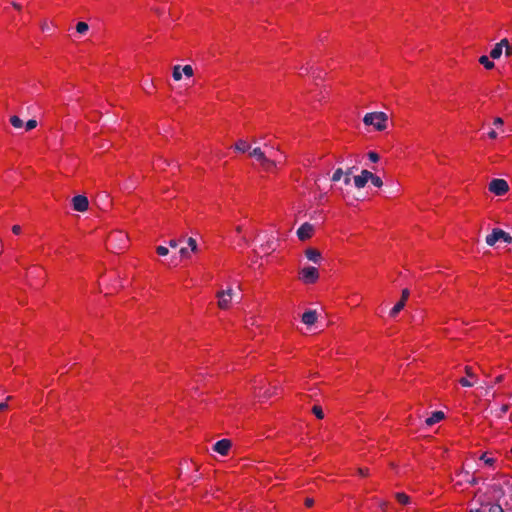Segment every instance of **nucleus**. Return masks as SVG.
Listing matches in <instances>:
<instances>
[{
    "instance_id": "nucleus-41",
    "label": "nucleus",
    "mask_w": 512,
    "mask_h": 512,
    "mask_svg": "<svg viewBox=\"0 0 512 512\" xmlns=\"http://www.w3.org/2000/svg\"><path fill=\"white\" fill-rule=\"evenodd\" d=\"M8 408L7 402L0 403V412L6 410Z\"/></svg>"
},
{
    "instance_id": "nucleus-37",
    "label": "nucleus",
    "mask_w": 512,
    "mask_h": 512,
    "mask_svg": "<svg viewBox=\"0 0 512 512\" xmlns=\"http://www.w3.org/2000/svg\"><path fill=\"white\" fill-rule=\"evenodd\" d=\"M494 125H496V126H501V125H503V119H502V118H500V117L495 118V119H494Z\"/></svg>"
},
{
    "instance_id": "nucleus-22",
    "label": "nucleus",
    "mask_w": 512,
    "mask_h": 512,
    "mask_svg": "<svg viewBox=\"0 0 512 512\" xmlns=\"http://www.w3.org/2000/svg\"><path fill=\"white\" fill-rule=\"evenodd\" d=\"M184 244V238L182 239H172L169 241V246L173 249H179L181 245Z\"/></svg>"
},
{
    "instance_id": "nucleus-48",
    "label": "nucleus",
    "mask_w": 512,
    "mask_h": 512,
    "mask_svg": "<svg viewBox=\"0 0 512 512\" xmlns=\"http://www.w3.org/2000/svg\"><path fill=\"white\" fill-rule=\"evenodd\" d=\"M387 506H388V503H387V502H383V503L381 504V508H382V510H386Z\"/></svg>"
},
{
    "instance_id": "nucleus-50",
    "label": "nucleus",
    "mask_w": 512,
    "mask_h": 512,
    "mask_svg": "<svg viewBox=\"0 0 512 512\" xmlns=\"http://www.w3.org/2000/svg\"><path fill=\"white\" fill-rule=\"evenodd\" d=\"M236 232L237 233H241L242 232V227L241 226H237L236 227Z\"/></svg>"
},
{
    "instance_id": "nucleus-46",
    "label": "nucleus",
    "mask_w": 512,
    "mask_h": 512,
    "mask_svg": "<svg viewBox=\"0 0 512 512\" xmlns=\"http://www.w3.org/2000/svg\"><path fill=\"white\" fill-rule=\"evenodd\" d=\"M466 373H467V375H468L469 377H472V376H473V374H472V372H471V368H470V367H466Z\"/></svg>"
},
{
    "instance_id": "nucleus-20",
    "label": "nucleus",
    "mask_w": 512,
    "mask_h": 512,
    "mask_svg": "<svg viewBox=\"0 0 512 512\" xmlns=\"http://www.w3.org/2000/svg\"><path fill=\"white\" fill-rule=\"evenodd\" d=\"M89 29V26L87 23L85 22H78L77 25H76V31L79 33V34H84L88 31Z\"/></svg>"
},
{
    "instance_id": "nucleus-30",
    "label": "nucleus",
    "mask_w": 512,
    "mask_h": 512,
    "mask_svg": "<svg viewBox=\"0 0 512 512\" xmlns=\"http://www.w3.org/2000/svg\"><path fill=\"white\" fill-rule=\"evenodd\" d=\"M26 130H32L37 126V121L35 119H30L26 122Z\"/></svg>"
},
{
    "instance_id": "nucleus-4",
    "label": "nucleus",
    "mask_w": 512,
    "mask_h": 512,
    "mask_svg": "<svg viewBox=\"0 0 512 512\" xmlns=\"http://www.w3.org/2000/svg\"><path fill=\"white\" fill-rule=\"evenodd\" d=\"M250 156L254 157L257 161L260 162V164L262 165V167L266 170V171H270L272 170L273 168H276L277 167V160L276 159H270L268 158L264 151L261 150L260 147H256L254 148L251 152H250Z\"/></svg>"
},
{
    "instance_id": "nucleus-2",
    "label": "nucleus",
    "mask_w": 512,
    "mask_h": 512,
    "mask_svg": "<svg viewBox=\"0 0 512 512\" xmlns=\"http://www.w3.org/2000/svg\"><path fill=\"white\" fill-rule=\"evenodd\" d=\"M205 252V246L199 245L193 237L184 238V244L178 250L180 256H188L190 254Z\"/></svg>"
},
{
    "instance_id": "nucleus-32",
    "label": "nucleus",
    "mask_w": 512,
    "mask_h": 512,
    "mask_svg": "<svg viewBox=\"0 0 512 512\" xmlns=\"http://www.w3.org/2000/svg\"><path fill=\"white\" fill-rule=\"evenodd\" d=\"M459 383L462 386H464V387H471V386H473V383L471 381H469L467 378H464V377L459 380Z\"/></svg>"
},
{
    "instance_id": "nucleus-29",
    "label": "nucleus",
    "mask_w": 512,
    "mask_h": 512,
    "mask_svg": "<svg viewBox=\"0 0 512 512\" xmlns=\"http://www.w3.org/2000/svg\"><path fill=\"white\" fill-rule=\"evenodd\" d=\"M305 256H321L317 249L309 248L305 251Z\"/></svg>"
},
{
    "instance_id": "nucleus-6",
    "label": "nucleus",
    "mask_w": 512,
    "mask_h": 512,
    "mask_svg": "<svg viewBox=\"0 0 512 512\" xmlns=\"http://www.w3.org/2000/svg\"><path fill=\"white\" fill-rule=\"evenodd\" d=\"M509 190V185L504 179H493L489 183V191L497 196L504 195Z\"/></svg>"
},
{
    "instance_id": "nucleus-24",
    "label": "nucleus",
    "mask_w": 512,
    "mask_h": 512,
    "mask_svg": "<svg viewBox=\"0 0 512 512\" xmlns=\"http://www.w3.org/2000/svg\"><path fill=\"white\" fill-rule=\"evenodd\" d=\"M371 183L376 187H381L383 185V181L381 178L372 173V178H370Z\"/></svg>"
},
{
    "instance_id": "nucleus-36",
    "label": "nucleus",
    "mask_w": 512,
    "mask_h": 512,
    "mask_svg": "<svg viewBox=\"0 0 512 512\" xmlns=\"http://www.w3.org/2000/svg\"><path fill=\"white\" fill-rule=\"evenodd\" d=\"M12 232H13L14 234H16V235L20 234V232H21V226H19V225H14V226L12 227Z\"/></svg>"
},
{
    "instance_id": "nucleus-43",
    "label": "nucleus",
    "mask_w": 512,
    "mask_h": 512,
    "mask_svg": "<svg viewBox=\"0 0 512 512\" xmlns=\"http://www.w3.org/2000/svg\"><path fill=\"white\" fill-rule=\"evenodd\" d=\"M353 169H354V167L348 168L346 171H344V175H348L351 177V175L353 173Z\"/></svg>"
},
{
    "instance_id": "nucleus-42",
    "label": "nucleus",
    "mask_w": 512,
    "mask_h": 512,
    "mask_svg": "<svg viewBox=\"0 0 512 512\" xmlns=\"http://www.w3.org/2000/svg\"><path fill=\"white\" fill-rule=\"evenodd\" d=\"M488 136L491 139H495L497 137V133L495 132V130H491V131H489Z\"/></svg>"
},
{
    "instance_id": "nucleus-14",
    "label": "nucleus",
    "mask_w": 512,
    "mask_h": 512,
    "mask_svg": "<svg viewBox=\"0 0 512 512\" xmlns=\"http://www.w3.org/2000/svg\"><path fill=\"white\" fill-rule=\"evenodd\" d=\"M234 149L238 152L244 153L250 149V145L245 140L240 139L235 143Z\"/></svg>"
},
{
    "instance_id": "nucleus-15",
    "label": "nucleus",
    "mask_w": 512,
    "mask_h": 512,
    "mask_svg": "<svg viewBox=\"0 0 512 512\" xmlns=\"http://www.w3.org/2000/svg\"><path fill=\"white\" fill-rule=\"evenodd\" d=\"M405 302L399 300L390 311V316L395 317L405 306Z\"/></svg>"
},
{
    "instance_id": "nucleus-52",
    "label": "nucleus",
    "mask_w": 512,
    "mask_h": 512,
    "mask_svg": "<svg viewBox=\"0 0 512 512\" xmlns=\"http://www.w3.org/2000/svg\"><path fill=\"white\" fill-rule=\"evenodd\" d=\"M511 453H512V447H511Z\"/></svg>"
},
{
    "instance_id": "nucleus-40",
    "label": "nucleus",
    "mask_w": 512,
    "mask_h": 512,
    "mask_svg": "<svg viewBox=\"0 0 512 512\" xmlns=\"http://www.w3.org/2000/svg\"><path fill=\"white\" fill-rule=\"evenodd\" d=\"M343 181H344V184H345V185H349V184H350V182H351V177H350V176H348V175H344V179H343Z\"/></svg>"
},
{
    "instance_id": "nucleus-25",
    "label": "nucleus",
    "mask_w": 512,
    "mask_h": 512,
    "mask_svg": "<svg viewBox=\"0 0 512 512\" xmlns=\"http://www.w3.org/2000/svg\"><path fill=\"white\" fill-rule=\"evenodd\" d=\"M181 70H182V73L187 76V77H191L193 76V68L191 65H185V66H181Z\"/></svg>"
},
{
    "instance_id": "nucleus-35",
    "label": "nucleus",
    "mask_w": 512,
    "mask_h": 512,
    "mask_svg": "<svg viewBox=\"0 0 512 512\" xmlns=\"http://www.w3.org/2000/svg\"><path fill=\"white\" fill-rule=\"evenodd\" d=\"M497 44H498L502 49H503V48H505V49H506L508 46H510L509 41H508V39H507V38L502 39V40H501L500 42H498Z\"/></svg>"
},
{
    "instance_id": "nucleus-26",
    "label": "nucleus",
    "mask_w": 512,
    "mask_h": 512,
    "mask_svg": "<svg viewBox=\"0 0 512 512\" xmlns=\"http://www.w3.org/2000/svg\"><path fill=\"white\" fill-rule=\"evenodd\" d=\"M275 244L278 245L279 244L278 241L271 242V243L268 242L266 245L267 249L264 251L265 254H271V253L275 252L276 251V247H274Z\"/></svg>"
},
{
    "instance_id": "nucleus-21",
    "label": "nucleus",
    "mask_w": 512,
    "mask_h": 512,
    "mask_svg": "<svg viewBox=\"0 0 512 512\" xmlns=\"http://www.w3.org/2000/svg\"><path fill=\"white\" fill-rule=\"evenodd\" d=\"M10 123L14 128H21L23 126V121L16 115L11 116Z\"/></svg>"
},
{
    "instance_id": "nucleus-5",
    "label": "nucleus",
    "mask_w": 512,
    "mask_h": 512,
    "mask_svg": "<svg viewBox=\"0 0 512 512\" xmlns=\"http://www.w3.org/2000/svg\"><path fill=\"white\" fill-rule=\"evenodd\" d=\"M318 277L319 273L316 267H303L299 272V278L305 284L315 283Z\"/></svg>"
},
{
    "instance_id": "nucleus-49",
    "label": "nucleus",
    "mask_w": 512,
    "mask_h": 512,
    "mask_svg": "<svg viewBox=\"0 0 512 512\" xmlns=\"http://www.w3.org/2000/svg\"><path fill=\"white\" fill-rule=\"evenodd\" d=\"M48 29H49L48 25L46 23H44L42 25V30L45 31V30H48Z\"/></svg>"
},
{
    "instance_id": "nucleus-51",
    "label": "nucleus",
    "mask_w": 512,
    "mask_h": 512,
    "mask_svg": "<svg viewBox=\"0 0 512 512\" xmlns=\"http://www.w3.org/2000/svg\"><path fill=\"white\" fill-rule=\"evenodd\" d=\"M270 395H271V394H270V393H268V391H267V392H265V396L270 397Z\"/></svg>"
},
{
    "instance_id": "nucleus-16",
    "label": "nucleus",
    "mask_w": 512,
    "mask_h": 512,
    "mask_svg": "<svg viewBox=\"0 0 512 512\" xmlns=\"http://www.w3.org/2000/svg\"><path fill=\"white\" fill-rule=\"evenodd\" d=\"M479 63L482 64L486 69H492L495 64L486 55L479 58Z\"/></svg>"
},
{
    "instance_id": "nucleus-45",
    "label": "nucleus",
    "mask_w": 512,
    "mask_h": 512,
    "mask_svg": "<svg viewBox=\"0 0 512 512\" xmlns=\"http://www.w3.org/2000/svg\"><path fill=\"white\" fill-rule=\"evenodd\" d=\"M482 459H485V463L491 465L493 460L491 458H485V455H483Z\"/></svg>"
},
{
    "instance_id": "nucleus-10",
    "label": "nucleus",
    "mask_w": 512,
    "mask_h": 512,
    "mask_svg": "<svg viewBox=\"0 0 512 512\" xmlns=\"http://www.w3.org/2000/svg\"><path fill=\"white\" fill-rule=\"evenodd\" d=\"M372 178V172L364 169L361 171L360 175H357L354 177V185L356 188L361 189L363 188L366 183Z\"/></svg>"
},
{
    "instance_id": "nucleus-9",
    "label": "nucleus",
    "mask_w": 512,
    "mask_h": 512,
    "mask_svg": "<svg viewBox=\"0 0 512 512\" xmlns=\"http://www.w3.org/2000/svg\"><path fill=\"white\" fill-rule=\"evenodd\" d=\"M218 306L221 309H227L232 300V289L222 290L217 293Z\"/></svg>"
},
{
    "instance_id": "nucleus-47",
    "label": "nucleus",
    "mask_w": 512,
    "mask_h": 512,
    "mask_svg": "<svg viewBox=\"0 0 512 512\" xmlns=\"http://www.w3.org/2000/svg\"><path fill=\"white\" fill-rule=\"evenodd\" d=\"M359 473H360L361 476H366L367 475V470L359 469Z\"/></svg>"
},
{
    "instance_id": "nucleus-27",
    "label": "nucleus",
    "mask_w": 512,
    "mask_h": 512,
    "mask_svg": "<svg viewBox=\"0 0 512 512\" xmlns=\"http://www.w3.org/2000/svg\"><path fill=\"white\" fill-rule=\"evenodd\" d=\"M313 413L315 414V416L318 418V419H322L324 417V414H323V411H322V408L320 406H317L315 405L313 407Z\"/></svg>"
},
{
    "instance_id": "nucleus-39",
    "label": "nucleus",
    "mask_w": 512,
    "mask_h": 512,
    "mask_svg": "<svg viewBox=\"0 0 512 512\" xmlns=\"http://www.w3.org/2000/svg\"><path fill=\"white\" fill-rule=\"evenodd\" d=\"M505 55L506 56H511L512 55V46H508L506 49H505Z\"/></svg>"
},
{
    "instance_id": "nucleus-31",
    "label": "nucleus",
    "mask_w": 512,
    "mask_h": 512,
    "mask_svg": "<svg viewBox=\"0 0 512 512\" xmlns=\"http://www.w3.org/2000/svg\"><path fill=\"white\" fill-rule=\"evenodd\" d=\"M367 155L369 160L372 162H377L379 160V155L376 152L370 151Z\"/></svg>"
},
{
    "instance_id": "nucleus-18",
    "label": "nucleus",
    "mask_w": 512,
    "mask_h": 512,
    "mask_svg": "<svg viewBox=\"0 0 512 512\" xmlns=\"http://www.w3.org/2000/svg\"><path fill=\"white\" fill-rule=\"evenodd\" d=\"M173 79L175 81H179L182 78V70L180 65H175L173 67V73H172Z\"/></svg>"
},
{
    "instance_id": "nucleus-38",
    "label": "nucleus",
    "mask_w": 512,
    "mask_h": 512,
    "mask_svg": "<svg viewBox=\"0 0 512 512\" xmlns=\"http://www.w3.org/2000/svg\"><path fill=\"white\" fill-rule=\"evenodd\" d=\"M313 503H314V500L312 498H306L305 500V505L307 507H312L313 506Z\"/></svg>"
},
{
    "instance_id": "nucleus-1",
    "label": "nucleus",
    "mask_w": 512,
    "mask_h": 512,
    "mask_svg": "<svg viewBox=\"0 0 512 512\" xmlns=\"http://www.w3.org/2000/svg\"><path fill=\"white\" fill-rule=\"evenodd\" d=\"M388 116L384 112H370L367 113L363 122L365 125L373 126L377 131H383L387 127Z\"/></svg>"
},
{
    "instance_id": "nucleus-44",
    "label": "nucleus",
    "mask_w": 512,
    "mask_h": 512,
    "mask_svg": "<svg viewBox=\"0 0 512 512\" xmlns=\"http://www.w3.org/2000/svg\"><path fill=\"white\" fill-rule=\"evenodd\" d=\"M11 5H12L15 9H17V10H20V9H21V5H20V4H18L17 2H14V1H13V2H11Z\"/></svg>"
},
{
    "instance_id": "nucleus-3",
    "label": "nucleus",
    "mask_w": 512,
    "mask_h": 512,
    "mask_svg": "<svg viewBox=\"0 0 512 512\" xmlns=\"http://www.w3.org/2000/svg\"><path fill=\"white\" fill-rule=\"evenodd\" d=\"M498 241H503L504 243L511 244L512 236L510 235V233L500 228H494L492 232L486 236L485 242L488 246H494Z\"/></svg>"
},
{
    "instance_id": "nucleus-13",
    "label": "nucleus",
    "mask_w": 512,
    "mask_h": 512,
    "mask_svg": "<svg viewBox=\"0 0 512 512\" xmlns=\"http://www.w3.org/2000/svg\"><path fill=\"white\" fill-rule=\"evenodd\" d=\"M444 418V413L442 411H435L430 417L426 419V424L428 426H432L438 422H440Z\"/></svg>"
},
{
    "instance_id": "nucleus-34",
    "label": "nucleus",
    "mask_w": 512,
    "mask_h": 512,
    "mask_svg": "<svg viewBox=\"0 0 512 512\" xmlns=\"http://www.w3.org/2000/svg\"><path fill=\"white\" fill-rule=\"evenodd\" d=\"M489 512H505L500 505H492Z\"/></svg>"
},
{
    "instance_id": "nucleus-17",
    "label": "nucleus",
    "mask_w": 512,
    "mask_h": 512,
    "mask_svg": "<svg viewBox=\"0 0 512 512\" xmlns=\"http://www.w3.org/2000/svg\"><path fill=\"white\" fill-rule=\"evenodd\" d=\"M502 52L503 49L498 44H495V46L490 51V57L493 59H498L501 57Z\"/></svg>"
},
{
    "instance_id": "nucleus-12",
    "label": "nucleus",
    "mask_w": 512,
    "mask_h": 512,
    "mask_svg": "<svg viewBox=\"0 0 512 512\" xmlns=\"http://www.w3.org/2000/svg\"><path fill=\"white\" fill-rule=\"evenodd\" d=\"M317 320V312L315 310H308L302 315V322L306 325H313Z\"/></svg>"
},
{
    "instance_id": "nucleus-23",
    "label": "nucleus",
    "mask_w": 512,
    "mask_h": 512,
    "mask_svg": "<svg viewBox=\"0 0 512 512\" xmlns=\"http://www.w3.org/2000/svg\"><path fill=\"white\" fill-rule=\"evenodd\" d=\"M344 176V171L341 168H338L335 170V172L332 175L331 180L333 182L339 181Z\"/></svg>"
},
{
    "instance_id": "nucleus-8",
    "label": "nucleus",
    "mask_w": 512,
    "mask_h": 512,
    "mask_svg": "<svg viewBox=\"0 0 512 512\" xmlns=\"http://www.w3.org/2000/svg\"><path fill=\"white\" fill-rule=\"evenodd\" d=\"M72 206L75 211L85 212L88 210L89 201L88 198L84 195H77L72 198Z\"/></svg>"
},
{
    "instance_id": "nucleus-33",
    "label": "nucleus",
    "mask_w": 512,
    "mask_h": 512,
    "mask_svg": "<svg viewBox=\"0 0 512 512\" xmlns=\"http://www.w3.org/2000/svg\"><path fill=\"white\" fill-rule=\"evenodd\" d=\"M409 295H410V292L408 289H404L402 291V295H401V301H404L406 303L407 299L409 298Z\"/></svg>"
},
{
    "instance_id": "nucleus-28",
    "label": "nucleus",
    "mask_w": 512,
    "mask_h": 512,
    "mask_svg": "<svg viewBox=\"0 0 512 512\" xmlns=\"http://www.w3.org/2000/svg\"><path fill=\"white\" fill-rule=\"evenodd\" d=\"M156 252L158 253L159 256H166L169 250L167 247L160 245L156 248Z\"/></svg>"
},
{
    "instance_id": "nucleus-19",
    "label": "nucleus",
    "mask_w": 512,
    "mask_h": 512,
    "mask_svg": "<svg viewBox=\"0 0 512 512\" xmlns=\"http://www.w3.org/2000/svg\"><path fill=\"white\" fill-rule=\"evenodd\" d=\"M396 499L402 505H407L409 503V497L405 493H396Z\"/></svg>"
},
{
    "instance_id": "nucleus-7",
    "label": "nucleus",
    "mask_w": 512,
    "mask_h": 512,
    "mask_svg": "<svg viewBox=\"0 0 512 512\" xmlns=\"http://www.w3.org/2000/svg\"><path fill=\"white\" fill-rule=\"evenodd\" d=\"M314 231V225L309 222H305L297 229L296 235L299 240L306 241L313 236Z\"/></svg>"
},
{
    "instance_id": "nucleus-11",
    "label": "nucleus",
    "mask_w": 512,
    "mask_h": 512,
    "mask_svg": "<svg viewBox=\"0 0 512 512\" xmlns=\"http://www.w3.org/2000/svg\"><path fill=\"white\" fill-rule=\"evenodd\" d=\"M231 447L230 440L222 439L214 444V451L221 455H227Z\"/></svg>"
}]
</instances>
